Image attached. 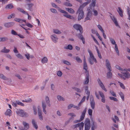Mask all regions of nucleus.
Wrapping results in <instances>:
<instances>
[{
    "instance_id": "26",
    "label": "nucleus",
    "mask_w": 130,
    "mask_h": 130,
    "mask_svg": "<svg viewBox=\"0 0 130 130\" xmlns=\"http://www.w3.org/2000/svg\"><path fill=\"white\" fill-rule=\"evenodd\" d=\"M117 11L120 16L121 17H122L123 16V14L122 13L123 11L122 9L120 7H118V10H117Z\"/></svg>"
},
{
    "instance_id": "16",
    "label": "nucleus",
    "mask_w": 130,
    "mask_h": 130,
    "mask_svg": "<svg viewBox=\"0 0 130 130\" xmlns=\"http://www.w3.org/2000/svg\"><path fill=\"white\" fill-rule=\"evenodd\" d=\"M28 8V10L32 11L33 10V7L34 6V4L33 3H29L27 4Z\"/></svg>"
},
{
    "instance_id": "37",
    "label": "nucleus",
    "mask_w": 130,
    "mask_h": 130,
    "mask_svg": "<svg viewBox=\"0 0 130 130\" xmlns=\"http://www.w3.org/2000/svg\"><path fill=\"white\" fill-rule=\"evenodd\" d=\"M0 78L5 80H7L8 79L3 74H0Z\"/></svg>"
},
{
    "instance_id": "35",
    "label": "nucleus",
    "mask_w": 130,
    "mask_h": 130,
    "mask_svg": "<svg viewBox=\"0 0 130 130\" xmlns=\"http://www.w3.org/2000/svg\"><path fill=\"white\" fill-rule=\"evenodd\" d=\"M64 48L66 49H69L71 50L72 49L73 47L71 45L69 44L68 46L65 47Z\"/></svg>"
},
{
    "instance_id": "56",
    "label": "nucleus",
    "mask_w": 130,
    "mask_h": 130,
    "mask_svg": "<svg viewBox=\"0 0 130 130\" xmlns=\"http://www.w3.org/2000/svg\"><path fill=\"white\" fill-rule=\"evenodd\" d=\"M110 99L112 100H113L114 101L117 102L118 101V100L115 98L113 97H110Z\"/></svg>"
},
{
    "instance_id": "1",
    "label": "nucleus",
    "mask_w": 130,
    "mask_h": 130,
    "mask_svg": "<svg viewBox=\"0 0 130 130\" xmlns=\"http://www.w3.org/2000/svg\"><path fill=\"white\" fill-rule=\"evenodd\" d=\"M52 5L53 7L56 8H58V10L60 12L64 14L63 15L64 17L72 20H73L74 19V18L72 16L69 15L68 14V13L66 11L63 10H62L60 9L59 7H58L55 3H52Z\"/></svg>"
},
{
    "instance_id": "7",
    "label": "nucleus",
    "mask_w": 130,
    "mask_h": 130,
    "mask_svg": "<svg viewBox=\"0 0 130 130\" xmlns=\"http://www.w3.org/2000/svg\"><path fill=\"white\" fill-rule=\"evenodd\" d=\"M90 121L89 119H86L85 122V130H89L90 126Z\"/></svg>"
},
{
    "instance_id": "49",
    "label": "nucleus",
    "mask_w": 130,
    "mask_h": 130,
    "mask_svg": "<svg viewBox=\"0 0 130 130\" xmlns=\"http://www.w3.org/2000/svg\"><path fill=\"white\" fill-rule=\"evenodd\" d=\"M115 49L118 55H119V52L117 44H115Z\"/></svg>"
},
{
    "instance_id": "14",
    "label": "nucleus",
    "mask_w": 130,
    "mask_h": 130,
    "mask_svg": "<svg viewBox=\"0 0 130 130\" xmlns=\"http://www.w3.org/2000/svg\"><path fill=\"white\" fill-rule=\"evenodd\" d=\"M92 124V126L91 127V130H94V129L97 127V124L96 122H95L92 119H91Z\"/></svg>"
},
{
    "instance_id": "61",
    "label": "nucleus",
    "mask_w": 130,
    "mask_h": 130,
    "mask_svg": "<svg viewBox=\"0 0 130 130\" xmlns=\"http://www.w3.org/2000/svg\"><path fill=\"white\" fill-rule=\"evenodd\" d=\"M15 17V14H11L8 17V19H10L12 18H13Z\"/></svg>"
},
{
    "instance_id": "38",
    "label": "nucleus",
    "mask_w": 130,
    "mask_h": 130,
    "mask_svg": "<svg viewBox=\"0 0 130 130\" xmlns=\"http://www.w3.org/2000/svg\"><path fill=\"white\" fill-rule=\"evenodd\" d=\"M84 123L83 122H81L80 123H78L74 125L73 126L74 128H76L77 127H79L82 124V123Z\"/></svg>"
},
{
    "instance_id": "36",
    "label": "nucleus",
    "mask_w": 130,
    "mask_h": 130,
    "mask_svg": "<svg viewBox=\"0 0 130 130\" xmlns=\"http://www.w3.org/2000/svg\"><path fill=\"white\" fill-rule=\"evenodd\" d=\"M109 39L111 43L112 44L115 45V44H116V42L115 40L113 39L110 37H109Z\"/></svg>"
},
{
    "instance_id": "39",
    "label": "nucleus",
    "mask_w": 130,
    "mask_h": 130,
    "mask_svg": "<svg viewBox=\"0 0 130 130\" xmlns=\"http://www.w3.org/2000/svg\"><path fill=\"white\" fill-rule=\"evenodd\" d=\"M22 101L23 102H25L26 103L30 102L31 101V99L29 98L25 100H23Z\"/></svg>"
},
{
    "instance_id": "55",
    "label": "nucleus",
    "mask_w": 130,
    "mask_h": 130,
    "mask_svg": "<svg viewBox=\"0 0 130 130\" xmlns=\"http://www.w3.org/2000/svg\"><path fill=\"white\" fill-rule=\"evenodd\" d=\"M92 110L90 109H89L88 110V113L89 115L90 116L92 115Z\"/></svg>"
},
{
    "instance_id": "27",
    "label": "nucleus",
    "mask_w": 130,
    "mask_h": 130,
    "mask_svg": "<svg viewBox=\"0 0 130 130\" xmlns=\"http://www.w3.org/2000/svg\"><path fill=\"white\" fill-rule=\"evenodd\" d=\"M45 100L47 104V105L49 107L51 105L50 103V101L49 98L48 96H46L45 97Z\"/></svg>"
},
{
    "instance_id": "5",
    "label": "nucleus",
    "mask_w": 130,
    "mask_h": 130,
    "mask_svg": "<svg viewBox=\"0 0 130 130\" xmlns=\"http://www.w3.org/2000/svg\"><path fill=\"white\" fill-rule=\"evenodd\" d=\"M14 20L15 21L19 22L20 23H22L23 22H24L26 23V25L28 27L30 28H32L33 26L29 23H26V21L25 20H23L21 19L18 18H15Z\"/></svg>"
},
{
    "instance_id": "64",
    "label": "nucleus",
    "mask_w": 130,
    "mask_h": 130,
    "mask_svg": "<svg viewBox=\"0 0 130 130\" xmlns=\"http://www.w3.org/2000/svg\"><path fill=\"white\" fill-rule=\"evenodd\" d=\"M90 104L92 109H94L95 108V103H90Z\"/></svg>"
},
{
    "instance_id": "20",
    "label": "nucleus",
    "mask_w": 130,
    "mask_h": 130,
    "mask_svg": "<svg viewBox=\"0 0 130 130\" xmlns=\"http://www.w3.org/2000/svg\"><path fill=\"white\" fill-rule=\"evenodd\" d=\"M51 37L54 42L55 43H56L57 42L58 39L56 35H52L51 36Z\"/></svg>"
},
{
    "instance_id": "60",
    "label": "nucleus",
    "mask_w": 130,
    "mask_h": 130,
    "mask_svg": "<svg viewBox=\"0 0 130 130\" xmlns=\"http://www.w3.org/2000/svg\"><path fill=\"white\" fill-rule=\"evenodd\" d=\"M110 93L113 96L116 97L117 96L116 94V93L114 92L113 91H110Z\"/></svg>"
},
{
    "instance_id": "59",
    "label": "nucleus",
    "mask_w": 130,
    "mask_h": 130,
    "mask_svg": "<svg viewBox=\"0 0 130 130\" xmlns=\"http://www.w3.org/2000/svg\"><path fill=\"white\" fill-rule=\"evenodd\" d=\"M33 109L34 111V114L36 115L37 114V109L34 106L33 107Z\"/></svg>"
},
{
    "instance_id": "3",
    "label": "nucleus",
    "mask_w": 130,
    "mask_h": 130,
    "mask_svg": "<svg viewBox=\"0 0 130 130\" xmlns=\"http://www.w3.org/2000/svg\"><path fill=\"white\" fill-rule=\"evenodd\" d=\"M88 52L89 55V57L88 58V61L90 64L91 65L93 64L94 62L95 63H97V62L95 58L91 51L88 49Z\"/></svg>"
},
{
    "instance_id": "54",
    "label": "nucleus",
    "mask_w": 130,
    "mask_h": 130,
    "mask_svg": "<svg viewBox=\"0 0 130 130\" xmlns=\"http://www.w3.org/2000/svg\"><path fill=\"white\" fill-rule=\"evenodd\" d=\"M57 74L58 76L60 77L62 75V73L61 71H58L57 72Z\"/></svg>"
},
{
    "instance_id": "41",
    "label": "nucleus",
    "mask_w": 130,
    "mask_h": 130,
    "mask_svg": "<svg viewBox=\"0 0 130 130\" xmlns=\"http://www.w3.org/2000/svg\"><path fill=\"white\" fill-rule=\"evenodd\" d=\"M75 59L76 61L78 63H81L82 62V60L80 59V58H79L78 56H77L76 57Z\"/></svg>"
},
{
    "instance_id": "40",
    "label": "nucleus",
    "mask_w": 130,
    "mask_h": 130,
    "mask_svg": "<svg viewBox=\"0 0 130 130\" xmlns=\"http://www.w3.org/2000/svg\"><path fill=\"white\" fill-rule=\"evenodd\" d=\"M53 32L54 33L58 34L61 33V32L59 30L57 29H54Z\"/></svg>"
},
{
    "instance_id": "21",
    "label": "nucleus",
    "mask_w": 130,
    "mask_h": 130,
    "mask_svg": "<svg viewBox=\"0 0 130 130\" xmlns=\"http://www.w3.org/2000/svg\"><path fill=\"white\" fill-rule=\"evenodd\" d=\"M24 127V129L25 130H27L29 128V124L28 123L26 122H23L22 123Z\"/></svg>"
},
{
    "instance_id": "24",
    "label": "nucleus",
    "mask_w": 130,
    "mask_h": 130,
    "mask_svg": "<svg viewBox=\"0 0 130 130\" xmlns=\"http://www.w3.org/2000/svg\"><path fill=\"white\" fill-rule=\"evenodd\" d=\"M83 69L85 71V73L87 74L89 73L88 71V67L87 63H85L83 65Z\"/></svg>"
},
{
    "instance_id": "28",
    "label": "nucleus",
    "mask_w": 130,
    "mask_h": 130,
    "mask_svg": "<svg viewBox=\"0 0 130 130\" xmlns=\"http://www.w3.org/2000/svg\"><path fill=\"white\" fill-rule=\"evenodd\" d=\"M97 81L98 82V83L101 87V88H102L104 87V85L103 84L101 80L99 78H98L97 79Z\"/></svg>"
},
{
    "instance_id": "63",
    "label": "nucleus",
    "mask_w": 130,
    "mask_h": 130,
    "mask_svg": "<svg viewBox=\"0 0 130 130\" xmlns=\"http://www.w3.org/2000/svg\"><path fill=\"white\" fill-rule=\"evenodd\" d=\"M82 33H80V34H78L77 35V37L79 38H80V39H81V38H84L83 37V35H82Z\"/></svg>"
},
{
    "instance_id": "25",
    "label": "nucleus",
    "mask_w": 130,
    "mask_h": 130,
    "mask_svg": "<svg viewBox=\"0 0 130 130\" xmlns=\"http://www.w3.org/2000/svg\"><path fill=\"white\" fill-rule=\"evenodd\" d=\"M32 123L34 128L36 129H37L38 128V126L35 121L34 119L32 120Z\"/></svg>"
},
{
    "instance_id": "17",
    "label": "nucleus",
    "mask_w": 130,
    "mask_h": 130,
    "mask_svg": "<svg viewBox=\"0 0 130 130\" xmlns=\"http://www.w3.org/2000/svg\"><path fill=\"white\" fill-rule=\"evenodd\" d=\"M89 82V73L87 74L85 76V79L84 82V84H87Z\"/></svg>"
},
{
    "instance_id": "23",
    "label": "nucleus",
    "mask_w": 130,
    "mask_h": 130,
    "mask_svg": "<svg viewBox=\"0 0 130 130\" xmlns=\"http://www.w3.org/2000/svg\"><path fill=\"white\" fill-rule=\"evenodd\" d=\"M46 106V105L44 102H42V107L43 109V111L44 113L45 114L47 113V112L45 109Z\"/></svg>"
},
{
    "instance_id": "57",
    "label": "nucleus",
    "mask_w": 130,
    "mask_h": 130,
    "mask_svg": "<svg viewBox=\"0 0 130 130\" xmlns=\"http://www.w3.org/2000/svg\"><path fill=\"white\" fill-rule=\"evenodd\" d=\"M16 102L18 105H20L22 106H24V105L23 103L18 101H16Z\"/></svg>"
},
{
    "instance_id": "10",
    "label": "nucleus",
    "mask_w": 130,
    "mask_h": 130,
    "mask_svg": "<svg viewBox=\"0 0 130 130\" xmlns=\"http://www.w3.org/2000/svg\"><path fill=\"white\" fill-rule=\"evenodd\" d=\"M38 111V115L39 119L41 120H43V117L42 115V112L41 108L40 106H38L37 107Z\"/></svg>"
},
{
    "instance_id": "43",
    "label": "nucleus",
    "mask_w": 130,
    "mask_h": 130,
    "mask_svg": "<svg viewBox=\"0 0 130 130\" xmlns=\"http://www.w3.org/2000/svg\"><path fill=\"white\" fill-rule=\"evenodd\" d=\"M8 39L7 37H2L0 38V42L1 41H5L7 40Z\"/></svg>"
},
{
    "instance_id": "47",
    "label": "nucleus",
    "mask_w": 130,
    "mask_h": 130,
    "mask_svg": "<svg viewBox=\"0 0 130 130\" xmlns=\"http://www.w3.org/2000/svg\"><path fill=\"white\" fill-rule=\"evenodd\" d=\"M90 103H95L93 96L92 95H91L90 97Z\"/></svg>"
},
{
    "instance_id": "15",
    "label": "nucleus",
    "mask_w": 130,
    "mask_h": 130,
    "mask_svg": "<svg viewBox=\"0 0 130 130\" xmlns=\"http://www.w3.org/2000/svg\"><path fill=\"white\" fill-rule=\"evenodd\" d=\"M111 19L112 20L115 25L117 26H118L119 27H120V26L118 24V23L116 19L113 16H110Z\"/></svg>"
},
{
    "instance_id": "30",
    "label": "nucleus",
    "mask_w": 130,
    "mask_h": 130,
    "mask_svg": "<svg viewBox=\"0 0 130 130\" xmlns=\"http://www.w3.org/2000/svg\"><path fill=\"white\" fill-rule=\"evenodd\" d=\"M10 51L9 49H7L5 47H4V48L2 50L1 52L5 53H7Z\"/></svg>"
},
{
    "instance_id": "11",
    "label": "nucleus",
    "mask_w": 130,
    "mask_h": 130,
    "mask_svg": "<svg viewBox=\"0 0 130 130\" xmlns=\"http://www.w3.org/2000/svg\"><path fill=\"white\" fill-rule=\"evenodd\" d=\"M123 77V79L124 80H125L126 78H128L130 77V74L129 73L127 72H123L122 73Z\"/></svg>"
},
{
    "instance_id": "33",
    "label": "nucleus",
    "mask_w": 130,
    "mask_h": 130,
    "mask_svg": "<svg viewBox=\"0 0 130 130\" xmlns=\"http://www.w3.org/2000/svg\"><path fill=\"white\" fill-rule=\"evenodd\" d=\"M115 119L114 118H112V120L115 123H116V121H119V118L116 116H114Z\"/></svg>"
},
{
    "instance_id": "53",
    "label": "nucleus",
    "mask_w": 130,
    "mask_h": 130,
    "mask_svg": "<svg viewBox=\"0 0 130 130\" xmlns=\"http://www.w3.org/2000/svg\"><path fill=\"white\" fill-rule=\"evenodd\" d=\"M118 83L119 84L121 88L123 89H125V87L124 85L122 83L120 82H118Z\"/></svg>"
},
{
    "instance_id": "31",
    "label": "nucleus",
    "mask_w": 130,
    "mask_h": 130,
    "mask_svg": "<svg viewBox=\"0 0 130 130\" xmlns=\"http://www.w3.org/2000/svg\"><path fill=\"white\" fill-rule=\"evenodd\" d=\"M66 10L70 13L73 14L75 12V11L72 8H66Z\"/></svg>"
},
{
    "instance_id": "58",
    "label": "nucleus",
    "mask_w": 130,
    "mask_h": 130,
    "mask_svg": "<svg viewBox=\"0 0 130 130\" xmlns=\"http://www.w3.org/2000/svg\"><path fill=\"white\" fill-rule=\"evenodd\" d=\"M99 93L100 96L102 98H104V97H105L103 93L102 92H101L100 91H99Z\"/></svg>"
},
{
    "instance_id": "6",
    "label": "nucleus",
    "mask_w": 130,
    "mask_h": 130,
    "mask_svg": "<svg viewBox=\"0 0 130 130\" xmlns=\"http://www.w3.org/2000/svg\"><path fill=\"white\" fill-rule=\"evenodd\" d=\"M76 14H78V21L83 19L84 17V14L83 10L78 8Z\"/></svg>"
},
{
    "instance_id": "45",
    "label": "nucleus",
    "mask_w": 130,
    "mask_h": 130,
    "mask_svg": "<svg viewBox=\"0 0 130 130\" xmlns=\"http://www.w3.org/2000/svg\"><path fill=\"white\" fill-rule=\"evenodd\" d=\"M63 62L64 64L67 65H71L70 63L67 61L63 60Z\"/></svg>"
},
{
    "instance_id": "2",
    "label": "nucleus",
    "mask_w": 130,
    "mask_h": 130,
    "mask_svg": "<svg viewBox=\"0 0 130 130\" xmlns=\"http://www.w3.org/2000/svg\"><path fill=\"white\" fill-rule=\"evenodd\" d=\"M105 65L109 71L107 74V77L108 78H111L112 74L111 72L112 71L110 63L109 60L108 59L105 60Z\"/></svg>"
},
{
    "instance_id": "22",
    "label": "nucleus",
    "mask_w": 130,
    "mask_h": 130,
    "mask_svg": "<svg viewBox=\"0 0 130 130\" xmlns=\"http://www.w3.org/2000/svg\"><path fill=\"white\" fill-rule=\"evenodd\" d=\"M96 3V1L92 0V1L91 4L88 7H90L93 10L94 9V7L95 6Z\"/></svg>"
},
{
    "instance_id": "51",
    "label": "nucleus",
    "mask_w": 130,
    "mask_h": 130,
    "mask_svg": "<svg viewBox=\"0 0 130 130\" xmlns=\"http://www.w3.org/2000/svg\"><path fill=\"white\" fill-rule=\"evenodd\" d=\"M64 5L66 6H72V5L69 2H65L64 3Z\"/></svg>"
},
{
    "instance_id": "19",
    "label": "nucleus",
    "mask_w": 130,
    "mask_h": 130,
    "mask_svg": "<svg viewBox=\"0 0 130 130\" xmlns=\"http://www.w3.org/2000/svg\"><path fill=\"white\" fill-rule=\"evenodd\" d=\"M86 108H85V109L83 110V112L82 113L80 119V120L81 121H82L85 118L86 111Z\"/></svg>"
},
{
    "instance_id": "18",
    "label": "nucleus",
    "mask_w": 130,
    "mask_h": 130,
    "mask_svg": "<svg viewBox=\"0 0 130 130\" xmlns=\"http://www.w3.org/2000/svg\"><path fill=\"white\" fill-rule=\"evenodd\" d=\"M14 24V22H9L5 23L4 26L6 27L9 28L12 26Z\"/></svg>"
},
{
    "instance_id": "42",
    "label": "nucleus",
    "mask_w": 130,
    "mask_h": 130,
    "mask_svg": "<svg viewBox=\"0 0 130 130\" xmlns=\"http://www.w3.org/2000/svg\"><path fill=\"white\" fill-rule=\"evenodd\" d=\"M13 8V6L11 4H10L8 5L7 6H6L5 8L6 9H11Z\"/></svg>"
},
{
    "instance_id": "32",
    "label": "nucleus",
    "mask_w": 130,
    "mask_h": 130,
    "mask_svg": "<svg viewBox=\"0 0 130 130\" xmlns=\"http://www.w3.org/2000/svg\"><path fill=\"white\" fill-rule=\"evenodd\" d=\"M5 114L7 115H8L9 116H11V111L9 109L7 110L5 113Z\"/></svg>"
},
{
    "instance_id": "62",
    "label": "nucleus",
    "mask_w": 130,
    "mask_h": 130,
    "mask_svg": "<svg viewBox=\"0 0 130 130\" xmlns=\"http://www.w3.org/2000/svg\"><path fill=\"white\" fill-rule=\"evenodd\" d=\"M11 34L14 35H17L18 34L17 32L14 30H12L11 31Z\"/></svg>"
},
{
    "instance_id": "46",
    "label": "nucleus",
    "mask_w": 130,
    "mask_h": 130,
    "mask_svg": "<svg viewBox=\"0 0 130 130\" xmlns=\"http://www.w3.org/2000/svg\"><path fill=\"white\" fill-rule=\"evenodd\" d=\"M119 94L120 95L121 99H122L123 101H124V94L122 92H120L119 93Z\"/></svg>"
},
{
    "instance_id": "34",
    "label": "nucleus",
    "mask_w": 130,
    "mask_h": 130,
    "mask_svg": "<svg viewBox=\"0 0 130 130\" xmlns=\"http://www.w3.org/2000/svg\"><path fill=\"white\" fill-rule=\"evenodd\" d=\"M57 99L59 101H64L65 99L62 96L60 95H58L57 96Z\"/></svg>"
},
{
    "instance_id": "12",
    "label": "nucleus",
    "mask_w": 130,
    "mask_h": 130,
    "mask_svg": "<svg viewBox=\"0 0 130 130\" xmlns=\"http://www.w3.org/2000/svg\"><path fill=\"white\" fill-rule=\"evenodd\" d=\"M90 0H87V1L86 2L80 5L79 8L81 10H83V9L85 6L89 4L90 3Z\"/></svg>"
},
{
    "instance_id": "13",
    "label": "nucleus",
    "mask_w": 130,
    "mask_h": 130,
    "mask_svg": "<svg viewBox=\"0 0 130 130\" xmlns=\"http://www.w3.org/2000/svg\"><path fill=\"white\" fill-rule=\"evenodd\" d=\"M18 10L20 11V12H22V13L25 14H26L28 15V19L29 20H30L31 19V17L27 13V12H26L24 10L20 8H18Z\"/></svg>"
},
{
    "instance_id": "29",
    "label": "nucleus",
    "mask_w": 130,
    "mask_h": 130,
    "mask_svg": "<svg viewBox=\"0 0 130 130\" xmlns=\"http://www.w3.org/2000/svg\"><path fill=\"white\" fill-rule=\"evenodd\" d=\"M48 61V60L47 57H44L41 60V62L43 63H46Z\"/></svg>"
},
{
    "instance_id": "44",
    "label": "nucleus",
    "mask_w": 130,
    "mask_h": 130,
    "mask_svg": "<svg viewBox=\"0 0 130 130\" xmlns=\"http://www.w3.org/2000/svg\"><path fill=\"white\" fill-rule=\"evenodd\" d=\"M15 56L18 58H19L20 59H23V56L19 53L17 54H15Z\"/></svg>"
},
{
    "instance_id": "48",
    "label": "nucleus",
    "mask_w": 130,
    "mask_h": 130,
    "mask_svg": "<svg viewBox=\"0 0 130 130\" xmlns=\"http://www.w3.org/2000/svg\"><path fill=\"white\" fill-rule=\"evenodd\" d=\"M86 98V97L85 96H84L81 100L80 101V103H79L78 105L79 106L80 104H82V103L84 101H85V99Z\"/></svg>"
},
{
    "instance_id": "52",
    "label": "nucleus",
    "mask_w": 130,
    "mask_h": 130,
    "mask_svg": "<svg viewBox=\"0 0 130 130\" xmlns=\"http://www.w3.org/2000/svg\"><path fill=\"white\" fill-rule=\"evenodd\" d=\"M116 68L119 70L123 71H124V69H122V68H121L118 65H116Z\"/></svg>"
},
{
    "instance_id": "8",
    "label": "nucleus",
    "mask_w": 130,
    "mask_h": 130,
    "mask_svg": "<svg viewBox=\"0 0 130 130\" xmlns=\"http://www.w3.org/2000/svg\"><path fill=\"white\" fill-rule=\"evenodd\" d=\"M74 28L75 29L77 30H79L80 33H83V28L82 26L79 24H75L73 25Z\"/></svg>"
},
{
    "instance_id": "4",
    "label": "nucleus",
    "mask_w": 130,
    "mask_h": 130,
    "mask_svg": "<svg viewBox=\"0 0 130 130\" xmlns=\"http://www.w3.org/2000/svg\"><path fill=\"white\" fill-rule=\"evenodd\" d=\"M93 10L90 7H88L87 8V16L85 18V21L86 20H90V18L92 14V12Z\"/></svg>"
},
{
    "instance_id": "9",
    "label": "nucleus",
    "mask_w": 130,
    "mask_h": 130,
    "mask_svg": "<svg viewBox=\"0 0 130 130\" xmlns=\"http://www.w3.org/2000/svg\"><path fill=\"white\" fill-rule=\"evenodd\" d=\"M18 114L19 116L22 117H27L28 116V114L23 110H20L18 111Z\"/></svg>"
},
{
    "instance_id": "50",
    "label": "nucleus",
    "mask_w": 130,
    "mask_h": 130,
    "mask_svg": "<svg viewBox=\"0 0 130 130\" xmlns=\"http://www.w3.org/2000/svg\"><path fill=\"white\" fill-rule=\"evenodd\" d=\"M97 27L98 29L101 31V32H103L104 31L102 27L100 25H97Z\"/></svg>"
}]
</instances>
